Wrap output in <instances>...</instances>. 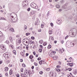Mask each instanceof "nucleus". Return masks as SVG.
I'll return each instance as SVG.
<instances>
[{"mask_svg": "<svg viewBox=\"0 0 77 77\" xmlns=\"http://www.w3.org/2000/svg\"><path fill=\"white\" fill-rule=\"evenodd\" d=\"M25 74L26 76H27V77L28 75H29V77H31L32 76V74L30 73V72L29 71H28L27 70L25 71Z\"/></svg>", "mask_w": 77, "mask_h": 77, "instance_id": "obj_1", "label": "nucleus"}, {"mask_svg": "<svg viewBox=\"0 0 77 77\" xmlns=\"http://www.w3.org/2000/svg\"><path fill=\"white\" fill-rule=\"evenodd\" d=\"M28 41V42H29V40H26L25 39H24L23 40V43L25 45H26V46H27V45H29Z\"/></svg>", "mask_w": 77, "mask_h": 77, "instance_id": "obj_2", "label": "nucleus"}, {"mask_svg": "<svg viewBox=\"0 0 77 77\" xmlns=\"http://www.w3.org/2000/svg\"><path fill=\"white\" fill-rule=\"evenodd\" d=\"M30 6L31 8H34V9H38V7L36 6V5L35 3H33L31 4Z\"/></svg>", "mask_w": 77, "mask_h": 77, "instance_id": "obj_3", "label": "nucleus"}, {"mask_svg": "<svg viewBox=\"0 0 77 77\" xmlns=\"http://www.w3.org/2000/svg\"><path fill=\"white\" fill-rule=\"evenodd\" d=\"M14 13H11V18L13 22H15L16 21V20L13 19L14 18Z\"/></svg>", "mask_w": 77, "mask_h": 77, "instance_id": "obj_4", "label": "nucleus"}, {"mask_svg": "<svg viewBox=\"0 0 77 77\" xmlns=\"http://www.w3.org/2000/svg\"><path fill=\"white\" fill-rule=\"evenodd\" d=\"M3 56L5 58H8V53H5L3 55Z\"/></svg>", "mask_w": 77, "mask_h": 77, "instance_id": "obj_5", "label": "nucleus"}, {"mask_svg": "<svg viewBox=\"0 0 77 77\" xmlns=\"http://www.w3.org/2000/svg\"><path fill=\"white\" fill-rule=\"evenodd\" d=\"M64 51V49L62 48L60 49V50H59V53H60V54H62V53H63Z\"/></svg>", "mask_w": 77, "mask_h": 77, "instance_id": "obj_6", "label": "nucleus"}, {"mask_svg": "<svg viewBox=\"0 0 77 77\" xmlns=\"http://www.w3.org/2000/svg\"><path fill=\"white\" fill-rule=\"evenodd\" d=\"M67 65L68 66H69L71 67H72L73 66V63H67Z\"/></svg>", "mask_w": 77, "mask_h": 77, "instance_id": "obj_7", "label": "nucleus"}, {"mask_svg": "<svg viewBox=\"0 0 77 77\" xmlns=\"http://www.w3.org/2000/svg\"><path fill=\"white\" fill-rule=\"evenodd\" d=\"M35 11H32L30 12L29 14L30 15H33L35 14Z\"/></svg>", "mask_w": 77, "mask_h": 77, "instance_id": "obj_8", "label": "nucleus"}, {"mask_svg": "<svg viewBox=\"0 0 77 77\" xmlns=\"http://www.w3.org/2000/svg\"><path fill=\"white\" fill-rule=\"evenodd\" d=\"M39 20H38L36 21L35 22V25H39Z\"/></svg>", "mask_w": 77, "mask_h": 77, "instance_id": "obj_9", "label": "nucleus"}, {"mask_svg": "<svg viewBox=\"0 0 77 77\" xmlns=\"http://www.w3.org/2000/svg\"><path fill=\"white\" fill-rule=\"evenodd\" d=\"M60 23H61V20L60 19H58L57 21V23L58 24H60Z\"/></svg>", "mask_w": 77, "mask_h": 77, "instance_id": "obj_10", "label": "nucleus"}, {"mask_svg": "<svg viewBox=\"0 0 77 77\" xmlns=\"http://www.w3.org/2000/svg\"><path fill=\"white\" fill-rule=\"evenodd\" d=\"M10 47H11L12 50H14V48H15L14 46L12 45H10Z\"/></svg>", "mask_w": 77, "mask_h": 77, "instance_id": "obj_11", "label": "nucleus"}, {"mask_svg": "<svg viewBox=\"0 0 77 77\" xmlns=\"http://www.w3.org/2000/svg\"><path fill=\"white\" fill-rule=\"evenodd\" d=\"M21 39L19 38H18V43L19 44H21Z\"/></svg>", "mask_w": 77, "mask_h": 77, "instance_id": "obj_12", "label": "nucleus"}, {"mask_svg": "<svg viewBox=\"0 0 77 77\" xmlns=\"http://www.w3.org/2000/svg\"><path fill=\"white\" fill-rule=\"evenodd\" d=\"M29 44H32V45H33V44H35V42L32 41H30L29 42Z\"/></svg>", "mask_w": 77, "mask_h": 77, "instance_id": "obj_13", "label": "nucleus"}, {"mask_svg": "<svg viewBox=\"0 0 77 77\" xmlns=\"http://www.w3.org/2000/svg\"><path fill=\"white\" fill-rule=\"evenodd\" d=\"M75 35H76V33L75 32H72V37H74L75 36Z\"/></svg>", "mask_w": 77, "mask_h": 77, "instance_id": "obj_14", "label": "nucleus"}, {"mask_svg": "<svg viewBox=\"0 0 77 77\" xmlns=\"http://www.w3.org/2000/svg\"><path fill=\"white\" fill-rule=\"evenodd\" d=\"M26 2V1H23V6H26V4L25 3Z\"/></svg>", "mask_w": 77, "mask_h": 77, "instance_id": "obj_15", "label": "nucleus"}, {"mask_svg": "<svg viewBox=\"0 0 77 77\" xmlns=\"http://www.w3.org/2000/svg\"><path fill=\"white\" fill-rule=\"evenodd\" d=\"M47 42H44L43 44V45L45 46V45H47Z\"/></svg>", "mask_w": 77, "mask_h": 77, "instance_id": "obj_16", "label": "nucleus"}, {"mask_svg": "<svg viewBox=\"0 0 77 77\" xmlns=\"http://www.w3.org/2000/svg\"><path fill=\"white\" fill-rule=\"evenodd\" d=\"M20 54L22 56H23V57H24V53L23 52H20Z\"/></svg>", "mask_w": 77, "mask_h": 77, "instance_id": "obj_17", "label": "nucleus"}, {"mask_svg": "<svg viewBox=\"0 0 77 77\" xmlns=\"http://www.w3.org/2000/svg\"><path fill=\"white\" fill-rule=\"evenodd\" d=\"M10 75H11V74H12V73L13 72V70L12 69H11L10 71Z\"/></svg>", "mask_w": 77, "mask_h": 77, "instance_id": "obj_18", "label": "nucleus"}, {"mask_svg": "<svg viewBox=\"0 0 77 77\" xmlns=\"http://www.w3.org/2000/svg\"><path fill=\"white\" fill-rule=\"evenodd\" d=\"M3 33L2 32L0 31V37H3Z\"/></svg>", "mask_w": 77, "mask_h": 77, "instance_id": "obj_19", "label": "nucleus"}, {"mask_svg": "<svg viewBox=\"0 0 77 77\" xmlns=\"http://www.w3.org/2000/svg\"><path fill=\"white\" fill-rule=\"evenodd\" d=\"M43 42H44L43 41V40H41L39 41V44H42L43 43Z\"/></svg>", "mask_w": 77, "mask_h": 77, "instance_id": "obj_20", "label": "nucleus"}, {"mask_svg": "<svg viewBox=\"0 0 77 77\" xmlns=\"http://www.w3.org/2000/svg\"><path fill=\"white\" fill-rule=\"evenodd\" d=\"M16 51H15V50H14L13 51V54H15V55H16Z\"/></svg>", "mask_w": 77, "mask_h": 77, "instance_id": "obj_21", "label": "nucleus"}, {"mask_svg": "<svg viewBox=\"0 0 77 77\" xmlns=\"http://www.w3.org/2000/svg\"><path fill=\"white\" fill-rule=\"evenodd\" d=\"M43 73L44 72L42 71H40L39 72V73L40 74V75H42V74H43Z\"/></svg>", "mask_w": 77, "mask_h": 77, "instance_id": "obj_22", "label": "nucleus"}, {"mask_svg": "<svg viewBox=\"0 0 77 77\" xmlns=\"http://www.w3.org/2000/svg\"><path fill=\"white\" fill-rule=\"evenodd\" d=\"M51 48V45H49L48 46V49H50Z\"/></svg>", "mask_w": 77, "mask_h": 77, "instance_id": "obj_23", "label": "nucleus"}, {"mask_svg": "<svg viewBox=\"0 0 77 77\" xmlns=\"http://www.w3.org/2000/svg\"><path fill=\"white\" fill-rule=\"evenodd\" d=\"M9 39H10V41H11V42H12L13 41V39H12V37H10L9 38Z\"/></svg>", "mask_w": 77, "mask_h": 77, "instance_id": "obj_24", "label": "nucleus"}, {"mask_svg": "<svg viewBox=\"0 0 77 77\" xmlns=\"http://www.w3.org/2000/svg\"><path fill=\"white\" fill-rule=\"evenodd\" d=\"M8 71V68L7 67H5V71Z\"/></svg>", "mask_w": 77, "mask_h": 77, "instance_id": "obj_25", "label": "nucleus"}, {"mask_svg": "<svg viewBox=\"0 0 77 77\" xmlns=\"http://www.w3.org/2000/svg\"><path fill=\"white\" fill-rule=\"evenodd\" d=\"M49 35H51L53 33V31L51 30H49Z\"/></svg>", "mask_w": 77, "mask_h": 77, "instance_id": "obj_26", "label": "nucleus"}, {"mask_svg": "<svg viewBox=\"0 0 77 77\" xmlns=\"http://www.w3.org/2000/svg\"><path fill=\"white\" fill-rule=\"evenodd\" d=\"M56 6L57 8H58V9L60 8V5H56Z\"/></svg>", "mask_w": 77, "mask_h": 77, "instance_id": "obj_27", "label": "nucleus"}, {"mask_svg": "<svg viewBox=\"0 0 77 77\" xmlns=\"http://www.w3.org/2000/svg\"><path fill=\"white\" fill-rule=\"evenodd\" d=\"M0 47H1V48H2V49L3 48L5 47L4 46V45H0Z\"/></svg>", "mask_w": 77, "mask_h": 77, "instance_id": "obj_28", "label": "nucleus"}, {"mask_svg": "<svg viewBox=\"0 0 77 77\" xmlns=\"http://www.w3.org/2000/svg\"><path fill=\"white\" fill-rule=\"evenodd\" d=\"M42 64H45V60H42Z\"/></svg>", "mask_w": 77, "mask_h": 77, "instance_id": "obj_29", "label": "nucleus"}, {"mask_svg": "<svg viewBox=\"0 0 77 77\" xmlns=\"http://www.w3.org/2000/svg\"><path fill=\"white\" fill-rule=\"evenodd\" d=\"M24 30H26V29H27V26H26L25 25L24 27Z\"/></svg>", "mask_w": 77, "mask_h": 77, "instance_id": "obj_30", "label": "nucleus"}, {"mask_svg": "<svg viewBox=\"0 0 77 77\" xmlns=\"http://www.w3.org/2000/svg\"><path fill=\"white\" fill-rule=\"evenodd\" d=\"M1 20H6V19L5 18H4L3 17H1Z\"/></svg>", "mask_w": 77, "mask_h": 77, "instance_id": "obj_31", "label": "nucleus"}, {"mask_svg": "<svg viewBox=\"0 0 77 77\" xmlns=\"http://www.w3.org/2000/svg\"><path fill=\"white\" fill-rule=\"evenodd\" d=\"M17 49H21L22 48V47L21 46H19V47H17Z\"/></svg>", "mask_w": 77, "mask_h": 77, "instance_id": "obj_32", "label": "nucleus"}, {"mask_svg": "<svg viewBox=\"0 0 77 77\" xmlns=\"http://www.w3.org/2000/svg\"><path fill=\"white\" fill-rule=\"evenodd\" d=\"M2 49L3 50H4V51H6V48L5 47L3 48V49Z\"/></svg>", "mask_w": 77, "mask_h": 77, "instance_id": "obj_33", "label": "nucleus"}, {"mask_svg": "<svg viewBox=\"0 0 77 77\" xmlns=\"http://www.w3.org/2000/svg\"><path fill=\"white\" fill-rule=\"evenodd\" d=\"M24 70V69L23 68H21L20 69V71L21 72H23V71Z\"/></svg>", "mask_w": 77, "mask_h": 77, "instance_id": "obj_34", "label": "nucleus"}, {"mask_svg": "<svg viewBox=\"0 0 77 77\" xmlns=\"http://www.w3.org/2000/svg\"><path fill=\"white\" fill-rule=\"evenodd\" d=\"M29 58H33V56L32 55H31L29 57Z\"/></svg>", "mask_w": 77, "mask_h": 77, "instance_id": "obj_35", "label": "nucleus"}, {"mask_svg": "<svg viewBox=\"0 0 77 77\" xmlns=\"http://www.w3.org/2000/svg\"><path fill=\"white\" fill-rule=\"evenodd\" d=\"M56 71L57 72H60V69H57Z\"/></svg>", "mask_w": 77, "mask_h": 77, "instance_id": "obj_36", "label": "nucleus"}, {"mask_svg": "<svg viewBox=\"0 0 77 77\" xmlns=\"http://www.w3.org/2000/svg\"><path fill=\"white\" fill-rule=\"evenodd\" d=\"M39 64H40V65H42V60L40 61L39 62Z\"/></svg>", "mask_w": 77, "mask_h": 77, "instance_id": "obj_37", "label": "nucleus"}, {"mask_svg": "<svg viewBox=\"0 0 77 77\" xmlns=\"http://www.w3.org/2000/svg\"><path fill=\"white\" fill-rule=\"evenodd\" d=\"M50 70V68H48L46 69V71H48Z\"/></svg>", "mask_w": 77, "mask_h": 77, "instance_id": "obj_38", "label": "nucleus"}, {"mask_svg": "<svg viewBox=\"0 0 77 77\" xmlns=\"http://www.w3.org/2000/svg\"><path fill=\"white\" fill-rule=\"evenodd\" d=\"M68 71H71L72 70V69H71V68H69L68 69Z\"/></svg>", "mask_w": 77, "mask_h": 77, "instance_id": "obj_39", "label": "nucleus"}, {"mask_svg": "<svg viewBox=\"0 0 77 77\" xmlns=\"http://www.w3.org/2000/svg\"><path fill=\"white\" fill-rule=\"evenodd\" d=\"M24 75L23 73H21V77H24Z\"/></svg>", "mask_w": 77, "mask_h": 77, "instance_id": "obj_40", "label": "nucleus"}, {"mask_svg": "<svg viewBox=\"0 0 77 77\" xmlns=\"http://www.w3.org/2000/svg\"><path fill=\"white\" fill-rule=\"evenodd\" d=\"M30 35V33H26V36H28V35Z\"/></svg>", "mask_w": 77, "mask_h": 77, "instance_id": "obj_41", "label": "nucleus"}, {"mask_svg": "<svg viewBox=\"0 0 77 77\" xmlns=\"http://www.w3.org/2000/svg\"><path fill=\"white\" fill-rule=\"evenodd\" d=\"M39 52H40V53H41V52H42V50L41 49H39L38 50Z\"/></svg>", "mask_w": 77, "mask_h": 77, "instance_id": "obj_42", "label": "nucleus"}, {"mask_svg": "<svg viewBox=\"0 0 77 77\" xmlns=\"http://www.w3.org/2000/svg\"><path fill=\"white\" fill-rule=\"evenodd\" d=\"M50 25H51V27H53V26H54V25H53V23H50Z\"/></svg>", "mask_w": 77, "mask_h": 77, "instance_id": "obj_43", "label": "nucleus"}, {"mask_svg": "<svg viewBox=\"0 0 77 77\" xmlns=\"http://www.w3.org/2000/svg\"><path fill=\"white\" fill-rule=\"evenodd\" d=\"M54 56H55V55L54 54L53 55H51V57H53V58L54 57Z\"/></svg>", "mask_w": 77, "mask_h": 77, "instance_id": "obj_44", "label": "nucleus"}, {"mask_svg": "<svg viewBox=\"0 0 77 77\" xmlns=\"http://www.w3.org/2000/svg\"><path fill=\"white\" fill-rule=\"evenodd\" d=\"M44 27V24H41V28H43Z\"/></svg>", "mask_w": 77, "mask_h": 77, "instance_id": "obj_45", "label": "nucleus"}, {"mask_svg": "<svg viewBox=\"0 0 77 77\" xmlns=\"http://www.w3.org/2000/svg\"><path fill=\"white\" fill-rule=\"evenodd\" d=\"M40 47L41 48H42H42H43V46H42V45H40Z\"/></svg>", "mask_w": 77, "mask_h": 77, "instance_id": "obj_46", "label": "nucleus"}, {"mask_svg": "<svg viewBox=\"0 0 77 77\" xmlns=\"http://www.w3.org/2000/svg\"><path fill=\"white\" fill-rule=\"evenodd\" d=\"M22 66H23V67H26V65H25V64H22Z\"/></svg>", "mask_w": 77, "mask_h": 77, "instance_id": "obj_47", "label": "nucleus"}, {"mask_svg": "<svg viewBox=\"0 0 77 77\" xmlns=\"http://www.w3.org/2000/svg\"><path fill=\"white\" fill-rule=\"evenodd\" d=\"M31 39L32 40H34V39H35V37H31Z\"/></svg>", "mask_w": 77, "mask_h": 77, "instance_id": "obj_48", "label": "nucleus"}, {"mask_svg": "<svg viewBox=\"0 0 77 77\" xmlns=\"http://www.w3.org/2000/svg\"><path fill=\"white\" fill-rule=\"evenodd\" d=\"M16 77H20V75L19 74H16Z\"/></svg>", "mask_w": 77, "mask_h": 77, "instance_id": "obj_49", "label": "nucleus"}, {"mask_svg": "<svg viewBox=\"0 0 77 77\" xmlns=\"http://www.w3.org/2000/svg\"><path fill=\"white\" fill-rule=\"evenodd\" d=\"M69 37V36L68 35H67L65 37V39H66L68 38Z\"/></svg>", "mask_w": 77, "mask_h": 77, "instance_id": "obj_50", "label": "nucleus"}, {"mask_svg": "<svg viewBox=\"0 0 77 77\" xmlns=\"http://www.w3.org/2000/svg\"><path fill=\"white\" fill-rule=\"evenodd\" d=\"M10 60H8L6 62V63H7L8 64H9V62H10Z\"/></svg>", "mask_w": 77, "mask_h": 77, "instance_id": "obj_51", "label": "nucleus"}, {"mask_svg": "<svg viewBox=\"0 0 77 77\" xmlns=\"http://www.w3.org/2000/svg\"><path fill=\"white\" fill-rule=\"evenodd\" d=\"M56 67L57 68H60V66H57Z\"/></svg>", "mask_w": 77, "mask_h": 77, "instance_id": "obj_52", "label": "nucleus"}, {"mask_svg": "<svg viewBox=\"0 0 77 77\" xmlns=\"http://www.w3.org/2000/svg\"><path fill=\"white\" fill-rule=\"evenodd\" d=\"M34 64L35 66H38V64L36 63H34Z\"/></svg>", "mask_w": 77, "mask_h": 77, "instance_id": "obj_53", "label": "nucleus"}, {"mask_svg": "<svg viewBox=\"0 0 77 77\" xmlns=\"http://www.w3.org/2000/svg\"><path fill=\"white\" fill-rule=\"evenodd\" d=\"M8 66L9 67H12V64H10Z\"/></svg>", "mask_w": 77, "mask_h": 77, "instance_id": "obj_54", "label": "nucleus"}, {"mask_svg": "<svg viewBox=\"0 0 77 77\" xmlns=\"http://www.w3.org/2000/svg\"><path fill=\"white\" fill-rule=\"evenodd\" d=\"M67 75L68 77H71V75H69V74H68Z\"/></svg>", "mask_w": 77, "mask_h": 77, "instance_id": "obj_55", "label": "nucleus"}, {"mask_svg": "<svg viewBox=\"0 0 77 77\" xmlns=\"http://www.w3.org/2000/svg\"><path fill=\"white\" fill-rule=\"evenodd\" d=\"M52 53H54V54H56V51H52Z\"/></svg>", "mask_w": 77, "mask_h": 77, "instance_id": "obj_56", "label": "nucleus"}, {"mask_svg": "<svg viewBox=\"0 0 77 77\" xmlns=\"http://www.w3.org/2000/svg\"><path fill=\"white\" fill-rule=\"evenodd\" d=\"M12 30H11V32H14V28H12Z\"/></svg>", "mask_w": 77, "mask_h": 77, "instance_id": "obj_57", "label": "nucleus"}, {"mask_svg": "<svg viewBox=\"0 0 77 77\" xmlns=\"http://www.w3.org/2000/svg\"><path fill=\"white\" fill-rule=\"evenodd\" d=\"M20 61L21 62H23V60L22 59H20Z\"/></svg>", "mask_w": 77, "mask_h": 77, "instance_id": "obj_58", "label": "nucleus"}, {"mask_svg": "<svg viewBox=\"0 0 77 77\" xmlns=\"http://www.w3.org/2000/svg\"><path fill=\"white\" fill-rule=\"evenodd\" d=\"M33 54L34 55H36V53L35 52V51H34L33 52Z\"/></svg>", "mask_w": 77, "mask_h": 77, "instance_id": "obj_59", "label": "nucleus"}, {"mask_svg": "<svg viewBox=\"0 0 77 77\" xmlns=\"http://www.w3.org/2000/svg\"><path fill=\"white\" fill-rule=\"evenodd\" d=\"M38 32H41V29H39L38 30Z\"/></svg>", "mask_w": 77, "mask_h": 77, "instance_id": "obj_60", "label": "nucleus"}, {"mask_svg": "<svg viewBox=\"0 0 77 77\" xmlns=\"http://www.w3.org/2000/svg\"><path fill=\"white\" fill-rule=\"evenodd\" d=\"M26 50H28V49L29 48V47H28L26 46Z\"/></svg>", "mask_w": 77, "mask_h": 77, "instance_id": "obj_61", "label": "nucleus"}, {"mask_svg": "<svg viewBox=\"0 0 77 77\" xmlns=\"http://www.w3.org/2000/svg\"><path fill=\"white\" fill-rule=\"evenodd\" d=\"M28 11H30V8H29L27 9Z\"/></svg>", "mask_w": 77, "mask_h": 77, "instance_id": "obj_62", "label": "nucleus"}, {"mask_svg": "<svg viewBox=\"0 0 77 77\" xmlns=\"http://www.w3.org/2000/svg\"><path fill=\"white\" fill-rule=\"evenodd\" d=\"M20 37V35H16V38H19Z\"/></svg>", "mask_w": 77, "mask_h": 77, "instance_id": "obj_63", "label": "nucleus"}, {"mask_svg": "<svg viewBox=\"0 0 77 77\" xmlns=\"http://www.w3.org/2000/svg\"><path fill=\"white\" fill-rule=\"evenodd\" d=\"M63 40H61V44H63Z\"/></svg>", "mask_w": 77, "mask_h": 77, "instance_id": "obj_64", "label": "nucleus"}]
</instances>
